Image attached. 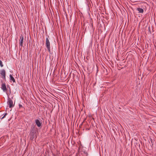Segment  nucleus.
Returning a JSON list of instances; mask_svg holds the SVG:
<instances>
[{
	"label": "nucleus",
	"mask_w": 156,
	"mask_h": 156,
	"mask_svg": "<svg viewBox=\"0 0 156 156\" xmlns=\"http://www.w3.org/2000/svg\"><path fill=\"white\" fill-rule=\"evenodd\" d=\"M137 10L139 11V13H142L144 12V10L141 8H137Z\"/></svg>",
	"instance_id": "obj_7"
},
{
	"label": "nucleus",
	"mask_w": 156,
	"mask_h": 156,
	"mask_svg": "<svg viewBox=\"0 0 156 156\" xmlns=\"http://www.w3.org/2000/svg\"><path fill=\"white\" fill-rule=\"evenodd\" d=\"M23 36L21 35L20 36V45L21 47L23 46Z\"/></svg>",
	"instance_id": "obj_6"
},
{
	"label": "nucleus",
	"mask_w": 156,
	"mask_h": 156,
	"mask_svg": "<svg viewBox=\"0 0 156 156\" xmlns=\"http://www.w3.org/2000/svg\"><path fill=\"white\" fill-rule=\"evenodd\" d=\"M49 36H48V37H47L46 40L45 45L46 48H47L48 52L49 53L51 52V47H50V43L49 39Z\"/></svg>",
	"instance_id": "obj_1"
},
{
	"label": "nucleus",
	"mask_w": 156,
	"mask_h": 156,
	"mask_svg": "<svg viewBox=\"0 0 156 156\" xmlns=\"http://www.w3.org/2000/svg\"><path fill=\"white\" fill-rule=\"evenodd\" d=\"M149 31H150V27H149Z\"/></svg>",
	"instance_id": "obj_16"
},
{
	"label": "nucleus",
	"mask_w": 156,
	"mask_h": 156,
	"mask_svg": "<svg viewBox=\"0 0 156 156\" xmlns=\"http://www.w3.org/2000/svg\"><path fill=\"white\" fill-rule=\"evenodd\" d=\"M1 116H0V119H1Z\"/></svg>",
	"instance_id": "obj_18"
},
{
	"label": "nucleus",
	"mask_w": 156,
	"mask_h": 156,
	"mask_svg": "<svg viewBox=\"0 0 156 156\" xmlns=\"http://www.w3.org/2000/svg\"><path fill=\"white\" fill-rule=\"evenodd\" d=\"M19 108H20L23 107L22 105H21V104H19Z\"/></svg>",
	"instance_id": "obj_11"
},
{
	"label": "nucleus",
	"mask_w": 156,
	"mask_h": 156,
	"mask_svg": "<svg viewBox=\"0 0 156 156\" xmlns=\"http://www.w3.org/2000/svg\"><path fill=\"white\" fill-rule=\"evenodd\" d=\"M89 129H88V128H86V130H89Z\"/></svg>",
	"instance_id": "obj_14"
},
{
	"label": "nucleus",
	"mask_w": 156,
	"mask_h": 156,
	"mask_svg": "<svg viewBox=\"0 0 156 156\" xmlns=\"http://www.w3.org/2000/svg\"><path fill=\"white\" fill-rule=\"evenodd\" d=\"M34 138V134H32V136L31 137H30V139L31 140H32V139H33Z\"/></svg>",
	"instance_id": "obj_10"
},
{
	"label": "nucleus",
	"mask_w": 156,
	"mask_h": 156,
	"mask_svg": "<svg viewBox=\"0 0 156 156\" xmlns=\"http://www.w3.org/2000/svg\"><path fill=\"white\" fill-rule=\"evenodd\" d=\"M1 88L4 92H6L7 91V89L5 83H2V84Z\"/></svg>",
	"instance_id": "obj_5"
},
{
	"label": "nucleus",
	"mask_w": 156,
	"mask_h": 156,
	"mask_svg": "<svg viewBox=\"0 0 156 156\" xmlns=\"http://www.w3.org/2000/svg\"><path fill=\"white\" fill-rule=\"evenodd\" d=\"M5 117H4L3 116L1 118V119H3Z\"/></svg>",
	"instance_id": "obj_15"
},
{
	"label": "nucleus",
	"mask_w": 156,
	"mask_h": 156,
	"mask_svg": "<svg viewBox=\"0 0 156 156\" xmlns=\"http://www.w3.org/2000/svg\"><path fill=\"white\" fill-rule=\"evenodd\" d=\"M10 80H12L13 83H15V80L14 77H13L10 74Z\"/></svg>",
	"instance_id": "obj_8"
},
{
	"label": "nucleus",
	"mask_w": 156,
	"mask_h": 156,
	"mask_svg": "<svg viewBox=\"0 0 156 156\" xmlns=\"http://www.w3.org/2000/svg\"><path fill=\"white\" fill-rule=\"evenodd\" d=\"M0 65L1 67H2L3 66V65L2 64V62L1 60H0Z\"/></svg>",
	"instance_id": "obj_9"
},
{
	"label": "nucleus",
	"mask_w": 156,
	"mask_h": 156,
	"mask_svg": "<svg viewBox=\"0 0 156 156\" xmlns=\"http://www.w3.org/2000/svg\"><path fill=\"white\" fill-rule=\"evenodd\" d=\"M7 115V113H5L4 115L3 116V117H5V116Z\"/></svg>",
	"instance_id": "obj_12"
},
{
	"label": "nucleus",
	"mask_w": 156,
	"mask_h": 156,
	"mask_svg": "<svg viewBox=\"0 0 156 156\" xmlns=\"http://www.w3.org/2000/svg\"><path fill=\"white\" fill-rule=\"evenodd\" d=\"M151 142L152 145H153V141H152V140L151 139Z\"/></svg>",
	"instance_id": "obj_13"
},
{
	"label": "nucleus",
	"mask_w": 156,
	"mask_h": 156,
	"mask_svg": "<svg viewBox=\"0 0 156 156\" xmlns=\"http://www.w3.org/2000/svg\"><path fill=\"white\" fill-rule=\"evenodd\" d=\"M35 123L36 124L38 127H40L42 126V123L41 122L40 120L38 119L35 120Z\"/></svg>",
	"instance_id": "obj_3"
},
{
	"label": "nucleus",
	"mask_w": 156,
	"mask_h": 156,
	"mask_svg": "<svg viewBox=\"0 0 156 156\" xmlns=\"http://www.w3.org/2000/svg\"><path fill=\"white\" fill-rule=\"evenodd\" d=\"M0 74L2 76L3 78L5 80V74L6 73L5 70L3 69L1 71Z\"/></svg>",
	"instance_id": "obj_4"
},
{
	"label": "nucleus",
	"mask_w": 156,
	"mask_h": 156,
	"mask_svg": "<svg viewBox=\"0 0 156 156\" xmlns=\"http://www.w3.org/2000/svg\"><path fill=\"white\" fill-rule=\"evenodd\" d=\"M150 34H151V31H150Z\"/></svg>",
	"instance_id": "obj_17"
},
{
	"label": "nucleus",
	"mask_w": 156,
	"mask_h": 156,
	"mask_svg": "<svg viewBox=\"0 0 156 156\" xmlns=\"http://www.w3.org/2000/svg\"><path fill=\"white\" fill-rule=\"evenodd\" d=\"M8 104L9 105V107L10 108H12L14 106V105H13V101L12 100L11 98H9V97L8 99Z\"/></svg>",
	"instance_id": "obj_2"
}]
</instances>
